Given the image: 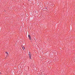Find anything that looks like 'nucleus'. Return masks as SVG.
<instances>
[{
	"label": "nucleus",
	"instance_id": "nucleus-1",
	"mask_svg": "<svg viewBox=\"0 0 75 75\" xmlns=\"http://www.w3.org/2000/svg\"><path fill=\"white\" fill-rule=\"evenodd\" d=\"M29 55L30 59H31V56H32V54H31V53L29 52Z\"/></svg>",
	"mask_w": 75,
	"mask_h": 75
},
{
	"label": "nucleus",
	"instance_id": "nucleus-2",
	"mask_svg": "<svg viewBox=\"0 0 75 75\" xmlns=\"http://www.w3.org/2000/svg\"><path fill=\"white\" fill-rule=\"evenodd\" d=\"M18 67H20V68H21V65H20V64H19L18 66Z\"/></svg>",
	"mask_w": 75,
	"mask_h": 75
},
{
	"label": "nucleus",
	"instance_id": "nucleus-3",
	"mask_svg": "<svg viewBox=\"0 0 75 75\" xmlns=\"http://www.w3.org/2000/svg\"><path fill=\"white\" fill-rule=\"evenodd\" d=\"M6 54H7V56H8V52H5Z\"/></svg>",
	"mask_w": 75,
	"mask_h": 75
},
{
	"label": "nucleus",
	"instance_id": "nucleus-4",
	"mask_svg": "<svg viewBox=\"0 0 75 75\" xmlns=\"http://www.w3.org/2000/svg\"><path fill=\"white\" fill-rule=\"evenodd\" d=\"M22 48L23 50H24V49H25V47H23Z\"/></svg>",
	"mask_w": 75,
	"mask_h": 75
},
{
	"label": "nucleus",
	"instance_id": "nucleus-5",
	"mask_svg": "<svg viewBox=\"0 0 75 75\" xmlns=\"http://www.w3.org/2000/svg\"><path fill=\"white\" fill-rule=\"evenodd\" d=\"M28 37H29V38H30V37H31L30 36V35H29Z\"/></svg>",
	"mask_w": 75,
	"mask_h": 75
},
{
	"label": "nucleus",
	"instance_id": "nucleus-6",
	"mask_svg": "<svg viewBox=\"0 0 75 75\" xmlns=\"http://www.w3.org/2000/svg\"><path fill=\"white\" fill-rule=\"evenodd\" d=\"M29 39H30V40H31V37L29 38Z\"/></svg>",
	"mask_w": 75,
	"mask_h": 75
},
{
	"label": "nucleus",
	"instance_id": "nucleus-7",
	"mask_svg": "<svg viewBox=\"0 0 75 75\" xmlns=\"http://www.w3.org/2000/svg\"><path fill=\"white\" fill-rule=\"evenodd\" d=\"M0 74H1V73H0Z\"/></svg>",
	"mask_w": 75,
	"mask_h": 75
}]
</instances>
